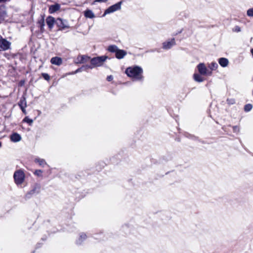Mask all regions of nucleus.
<instances>
[{"mask_svg":"<svg viewBox=\"0 0 253 253\" xmlns=\"http://www.w3.org/2000/svg\"><path fill=\"white\" fill-rule=\"evenodd\" d=\"M125 72L133 81H140L143 80V70L140 67L135 66L128 67Z\"/></svg>","mask_w":253,"mask_h":253,"instance_id":"obj_1","label":"nucleus"},{"mask_svg":"<svg viewBox=\"0 0 253 253\" xmlns=\"http://www.w3.org/2000/svg\"><path fill=\"white\" fill-rule=\"evenodd\" d=\"M107 56H102L93 58L90 60V65L85 66L87 68L92 69L94 67L102 66L107 58Z\"/></svg>","mask_w":253,"mask_h":253,"instance_id":"obj_2","label":"nucleus"},{"mask_svg":"<svg viewBox=\"0 0 253 253\" xmlns=\"http://www.w3.org/2000/svg\"><path fill=\"white\" fill-rule=\"evenodd\" d=\"M13 178L15 183L17 185H21L24 182L25 175L23 170L18 169L16 170L13 174Z\"/></svg>","mask_w":253,"mask_h":253,"instance_id":"obj_3","label":"nucleus"},{"mask_svg":"<svg viewBox=\"0 0 253 253\" xmlns=\"http://www.w3.org/2000/svg\"><path fill=\"white\" fill-rule=\"evenodd\" d=\"M199 73L203 76H211L212 74L211 71H210L204 63H200L197 66Z\"/></svg>","mask_w":253,"mask_h":253,"instance_id":"obj_4","label":"nucleus"},{"mask_svg":"<svg viewBox=\"0 0 253 253\" xmlns=\"http://www.w3.org/2000/svg\"><path fill=\"white\" fill-rule=\"evenodd\" d=\"M56 24L59 28V30L61 31L69 28L70 27L68 21L61 18H58L57 19Z\"/></svg>","mask_w":253,"mask_h":253,"instance_id":"obj_5","label":"nucleus"},{"mask_svg":"<svg viewBox=\"0 0 253 253\" xmlns=\"http://www.w3.org/2000/svg\"><path fill=\"white\" fill-rule=\"evenodd\" d=\"M121 2H118L113 5H111L105 11L103 16H104L106 14H110L118 10H119L121 9Z\"/></svg>","mask_w":253,"mask_h":253,"instance_id":"obj_6","label":"nucleus"},{"mask_svg":"<svg viewBox=\"0 0 253 253\" xmlns=\"http://www.w3.org/2000/svg\"><path fill=\"white\" fill-rule=\"evenodd\" d=\"M10 45V42L3 39L0 36V51L6 50L8 49Z\"/></svg>","mask_w":253,"mask_h":253,"instance_id":"obj_7","label":"nucleus"},{"mask_svg":"<svg viewBox=\"0 0 253 253\" xmlns=\"http://www.w3.org/2000/svg\"><path fill=\"white\" fill-rule=\"evenodd\" d=\"M175 44V39H171L170 40L166 41L163 43V48L165 49H169Z\"/></svg>","mask_w":253,"mask_h":253,"instance_id":"obj_8","label":"nucleus"},{"mask_svg":"<svg viewBox=\"0 0 253 253\" xmlns=\"http://www.w3.org/2000/svg\"><path fill=\"white\" fill-rule=\"evenodd\" d=\"M89 57L86 55H79L75 60L76 64L84 63L89 60Z\"/></svg>","mask_w":253,"mask_h":253,"instance_id":"obj_9","label":"nucleus"},{"mask_svg":"<svg viewBox=\"0 0 253 253\" xmlns=\"http://www.w3.org/2000/svg\"><path fill=\"white\" fill-rule=\"evenodd\" d=\"M40 189H41V187H40V185L36 184L35 185V186L34 187L33 189H32L29 192H28L26 196L28 198H30V196H29L30 195H33L35 194H38L40 192Z\"/></svg>","mask_w":253,"mask_h":253,"instance_id":"obj_10","label":"nucleus"},{"mask_svg":"<svg viewBox=\"0 0 253 253\" xmlns=\"http://www.w3.org/2000/svg\"><path fill=\"white\" fill-rule=\"evenodd\" d=\"M18 105L21 109L22 112L26 114L25 108L27 106L26 100L25 97H22L18 103Z\"/></svg>","mask_w":253,"mask_h":253,"instance_id":"obj_11","label":"nucleus"},{"mask_svg":"<svg viewBox=\"0 0 253 253\" xmlns=\"http://www.w3.org/2000/svg\"><path fill=\"white\" fill-rule=\"evenodd\" d=\"M10 140L13 142H17L21 140V136L19 134L14 132L10 135Z\"/></svg>","mask_w":253,"mask_h":253,"instance_id":"obj_12","label":"nucleus"},{"mask_svg":"<svg viewBox=\"0 0 253 253\" xmlns=\"http://www.w3.org/2000/svg\"><path fill=\"white\" fill-rule=\"evenodd\" d=\"M126 55V52L125 50L118 49L116 52V57L121 59L123 58Z\"/></svg>","mask_w":253,"mask_h":253,"instance_id":"obj_13","label":"nucleus"},{"mask_svg":"<svg viewBox=\"0 0 253 253\" xmlns=\"http://www.w3.org/2000/svg\"><path fill=\"white\" fill-rule=\"evenodd\" d=\"M6 16V12L4 6H0V23H1Z\"/></svg>","mask_w":253,"mask_h":253,"instance_id":"obj_14","label":"nucleus"},{"mask_svg":"<svg viewBox=\"0 0 253 253\" xmlns=\"http://www.w3.org/2000/svg\"><path fill=\"white\" fill-rule=\"evenodd\" d=\"M46 24L50 29H52L55 23L54 18L51 16H48L46 19Z\"/></svg>","mask_w":253,"mask_h":253,"instance_id":"obj_15","label":"nucleus"},{"mask_svg":"<svg viewBox=\"0 0 253 253\" xmlns=\"http://www.w3.org/2000/svg\"><path fill=\"white\" fill-rule=\"evenodd\" d=\"M50 62L52 64L59 66L62 63V59L60 57H54L51 59Z\"/></svg>","mask_w":253,"mask_h":253,"instance_id":"obj_16","label":"nucleus"},{"mask_svg":"<svg viewBox=\"0 0 253 253\" xmlns=\"http://www.w3.org/2000/svg\"><path fill=\"white\" fill-rule=\"evenodd\" d=\"M218 63L221 67H226L229 64V61L227 58L222 57L218 59Z\"/></svg>","mask_w":253,"mask_h":253,"instance_id":"obj_17","label":"nucleus"},{"mask_svg":"<svg viewBox=\"0 0 253 253\" xmlns=\"http://www.w3.org/2000/svg\"><path fill=\"white\" fill-rule=\"evenodd\" d=\"M60 8V5L59 4H55L53 5H51L49 8V12L50 13H53L58 10H59Z\"/></svg>","mask_w":253,"mask_h":253,"instance_id":"obj_18","label":"nucleus"},{"mask_svg":"<svg viewBox=\"0 0 253 253\" xmlns=\"http://www.w3.org/2000/svg\"><path fill=\"white\" fill-rule=\"evenodd\" d=\"M84 15L87 18H93L95 17V15L92 10L90 9H86L84 11Z\"/></svg>","mask_w":253,"mask_h":253,"instance_id":"obj_19","label":"nucleus"},{"mask_svg":"<svg viewBox=\"0 0 253 253\" xmlns=\"http://www.w3.org/2000/svg\"><path fill=\"white\" fill-rule=\"evenodd\" d=\"M202 76H203V75L200 74L199 73V74L195 73L193 75L194 80L196 82H198V83L203 82L204 81V79Z\"/></svg>","mask_w":253,"mask_h":253,"instance_id":"obj_20","label":"nucleus"},{"mask_svg":"<svg viewBox=\"0 0 253 253\" xmlns=\"http://www.w3.org/2000/svg\"><path fill=\"white\" fill-rule=\"evenodd\" d=\"M35 162L36 163H38L40 166L42 167H44L45 165H47L45 160L39 158H36L35 159Z\"/></svg>","mask_w":253,"mask_h":253,"instance_id":"obj_21","label":"nucleus"},{"mask_svg":"<svg viewBox=\"0 0 253 253\" xmlns=\"http://www.w3.org/2000/svg\"><path fill=\"white\" fill-rule=\"evenodd\" d=\"M209 70L211 71L215 70L218 68V65L215 62H212L211 63H209L208 65Z\"/></svg>","mask_w":253,"mask_h":253,"instance_id":"obj_22","label":"nucleus"},{"mask_svg":"<svg viewBox=\"0 0 253 253\" xmlns=\"http://www.w3.org/2000/svg\"><path fill=\"white\" fill-rule=\"evenodd\" d=\"M39 26L40 28V30L42 33H43L44 31V21L43 18L41 19L38 22Z\"/></svg>","mask_w":253,"mask_h":253,"instance_id":"obj_23","label":"nucleus"},{"mask_svg":"<svg viewBox=\"0 0 253 253\" xmlns=\"http://www.w3.org/2000/svg\"><path fill=\"white\" fill-rule=\"evenodd\" d=\"M86 238V235L84 233H81L80 235L79 238L77 240V243L81 244L82 242Z\"/></svg>","mask_w":253,"mask_h":253,"instance_id":"obj_24","label":"nucleus"},{"mask_svg":"<svg viewBox=\"0 0 253 253\" xmlns=\"http://www.w3.org/2000/svg\"><path fill=\"white\" fill-rule=\"evenodd\" d=\"M118 49V47L115 45H111L108 46V50L111 52H116Z\"/></svg>","mask_w":253,"mask_h":253,"instance_id":"obj_25","label":"nucleus"},{"mask_svg":"<svg viewBox=\"0 0 253 253\" xmlns=\"http://www.w3.org/2000/svg\"><path fill=\"white\" fill-rule=\"evenodd\" d=\"M247 15L248 17H253V7L248 9L247 11Z\"/></svg>","mask_w":253,"mask_h":253,"instance_id":"obj_26","label":"nucleus"},{"mask_svg":"<svg viewBox=\"0 0 253 253\" xmlns=\"http://www.w3.org/2000/svg\"><path fill=\"white\" fill-rule=\"evenodd\" d=\"M252 105L251 104H247L245 106L244 110L246 112H249L252 109Z\"/></svg>","mask_w":253,"mask_h":253,"instance_id":"obj_27","label":"nucleus"},{"mask_svg":"<svg viewBox=\"0 0 253 253\" xmlns=\"http://www.w3.org/2000/svg\"><path fill=\"white\" fill-rule=\"evenodd\" d=\"M42 171L40 169L36 170L34 172V174L36 175H37L38 176H40V177L42 176Z\"/></svg>","mask_w":253,"mask_h":253,"instance_id":"obj_28","label":"nucleus"},{"mask_svg":"<svg viewBox=\"0 0 253 253\" xmlns=\"http://www.w3.org/2000/svg\"><path fill=\"white\" fill-rule=\"evenodd\" d=\"M23 121L28 123L30 125H31L33 122V121L32 119L29 118L28 117H25Z\"/></svg>","mask_w":253,"mask_h":253,"instance_id":"obj_29","label":"nucleus"},{"mask_svg":"<svg viewBox=\"0 0 253 253\" xmlns=\"http://www.w3.org/2000/svg\"><path fill=\"white\" fill-rule=\"evenodd\" d=\"M232 31L234 32L239 33L241 32V28L239 26H236L233 28Z\"/></svg>","mask_w":253,"mask_h":253,"instance_id":"obj_30","label":"nucleus"},{"mask_svg":"<svg viewBox=\"0 0 253 253\" xmlns=\"http://www.w3.org/2000/svg\"><path fill=\"white\" fill-rule=\"evenodd\" d=\"M227 102L228 104L233 105V104H235V100L233 98H230V99H227Z\"/></svg>","mask_w":253,"mask_h":253,"instance_id":"obj_31","label":"nucleus"},{"mask_svg":"<svg viewBox=\"0 0 253 253\" xmlns=\"http://www.w3.org/2000/svg\"><path fill=\"white\" fill-rule=\"evenodd\" d=\"M42 77L46 81H48L50 79V77L48 74L46 73H42Z\"/></svg>","mask_w":253,"mask_h":253,"instance_id":"obj_32","label":"nucleus"},{"mask_svg":"<svg viewBox=\"0 0 253 253\" xmlns=\"http://www.w3.org/2000/svg\"><path fill=\"white\" fill-rule=\"evenodd\" d=\"M233 129L234 132H238L239 130V128L237 126H233Z\"/></svg>","mask_w":253,"mask_h":253,"instance_id":"obj_33","label":"nucleus"},{"mask_svg":"<svg viewBox=\"0 0 253 253\" xmlns=\"http://www.w3.org/2000/svg\"><path fill=\"white\" fill-rule=\"evenodd\" d=\"M81 71V68H79L77 70H76L75 72L72 73H69V75H71V74H76L79 72H80Z\"/></svg>","mask_w":253,"mask_h":253,"instance_id":"obj_34","label":"nucleus"},{"mask_svg":"<svg viewBox=\"0 0 253 253\" xmlns=\"http://www.w3.org/2000/svg\"><path fill=\"white\" fill-rule=\"evenodd\" d=\"M113 79V77L112 75L109 76L107 78L108 81H111Z\"/></svg>","mask_w":253,"mask_h":253,"instance_id":"obj_35","label":"nucleus"},{"mask_svg":"<svg viewBox=\"0 0 253 253\" xmlns=\"http://www.w3.org/2000/svg\"><path fill=\"white\" fill-rule=\"evenodd\" d=\"M251 53H252V56L253 57V48L251 49Z\"/></svg>","mask_w":253,"mask_h":253,"instance_id":"obj_36","label":"nucleus"},{"mask_svg":"<svg viewBox=\"0 0 253 253\" xmlns=\"http://www.w3.org/2000/svg\"><path fill=\"white\" fill-rule=\"evenodd\" d=\"M7 0H0V2H1V1H6Z\"/></svg>","mask_w":253,"mask_h":253,"instance_id":"obj_37","label":"nucleus"},{"mask_svg":"<svg viewBox=\"0 0 253 253\" xmlns=\"http://www.w3.org/2000/svg\"><path fill=\"white\" fill-rule=\"evenodd\" d=\"M1 143L0 142V147H1Z\"/></svg>","mask_w":253,"mask_h":253,"instance_id":"obj_38","label":"nucleus"},{"mask_svg":"<svg viewBox=\"0 0 253 253\" xmlns=\"http://www.w3.org/2000/svg\"><path fill=\"white\" fill-rule=\"evenodd\" d=\"M98 1H101L102 0H97Z\"/></svg>","mask_w":253,"mask_h":253,"instance_id":"obj_39","label":"nucleus"}]
</instances>
